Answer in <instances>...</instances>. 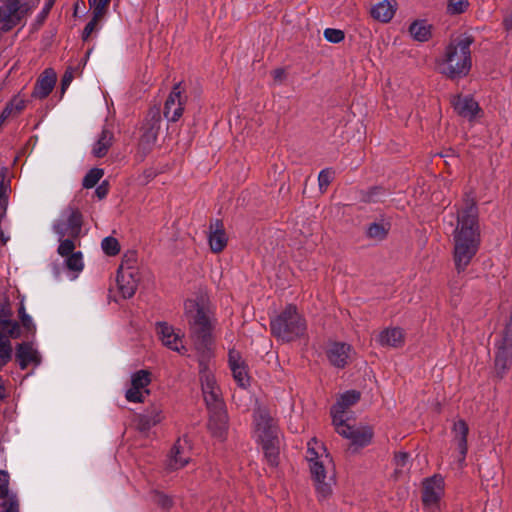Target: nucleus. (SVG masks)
I'll list each match as a JSON object with an SVG mask.
<instances>
[{"mask_svg":"<svg viewBox=\"0 0 512 512\" xmlns=\"http://www.w3.org/2000/svg\"><path fill=\"white\" fill-rule=\"evenodd\" d=\"M157 424V420H150V415L143 414L138 417L137 427L140 432L146 433Z\"/></svg>","mask_w":512,"mask_h":512,"instance_id":"44","label":"nucleus"},{"mask_svg":"<svg viewBox=\"0 0 512 512\" xmlns=\"http://www.w3.org/2000/svg\"><path fill=\"white\" fill-rule=\"evenodd\" d=\"M390 228V222L381 219L368 225L366 235L370 239L381 241L386 238Z\"/></svg>","mask_w":512,"mask_h":512,"instance_id":"31","label":"nucleus"},{"mask_svg":"<svg viewBox=\"0 0 512 512\" xmlns=\"http://www.w3.org/2000/svg\"><path fill=\"white\" fill-rule=\"evenodd\" d=\"M5 398V388L2 382V377L0 376V402Z\"/></svg>","mask_w":512,"mask_h":512,"instance_id":"60","label":"nucleus"},{"mask_svg":"<svg viewBox=\"0 0 512 512\" xmlns=\"http://www.w3.org/2000/svg\"><path fill=\"white\" fill-rule=\"evenodd\" d=\"M73 80V72L66 71L61 80V91L64 93Z\"/></svg>","mask_w":512,"mask_h":512,"instance_id":"54","label":"nucleus"},{"mask_svg":"<svg viewBox=\"0 0 512 512\" xmlns=\"http://www.w3.org/2000/svg\"><path fill=\"white\" fill-rule=\"evenodd\" d=\"M209 429L212 434L222 439L228 429V416L225 409L210 411Z\"/></svg>","mask_w":512,"mask_h":512,"instance_id":"26","label":"nucleus"},{"mask_svg":"<svg viewBox=\"0 0 512 512\" xmlns=\"http://www.w3.org/2000/svg\"><path fill=\"white\" fill-rule=\"evenodd\" d=\"M8 105H13V111L20 112L25 107V102L22 99H14Z\"/></svg>","mask_w":512,"mask_h":512,"instance_id":"57","label":"nucleus"},{"mask_svg":"<svg viewBox=\"0 0 512 512\" xmlns=\"http://www.w3.org/2000/svg\"><path fill=\"white\" fill-rule=\"evenodd\" d=\"M325 455L321 454L319 455L318 452L315 450V448L311 445V442L308 443V448L306 452V459L309 463H312L317 460L324 459Z\"/></svg>","mask_w":512,"mask_h":512,"instance_id":"50","label":"nucleus"},{"mask_svg":"<svg viewBox=\"0 0 512 512\" xmlns=\"http://www.w3.org/2000/svg\"><path fill=\"white\" fill-rule=\"evenodd\" d=\"M1 8L4 10L7 23L11 29L25 16L29 10V5L21 0H7Z\"/></svg>","mask_w":512,"mask_h":512,"instance_id":"22","label":"nucleus"},{"mask_svg":"<svg viewBox=\"0 0 512 512\" xmlns=\"http://www.w3.org/2000/svg\"><path fill=\"white\" fill-rule=\"evenodd\" d=\"M481 242L478 209L473 199L467 197L457 212L453 230V260L458 273L465 271L478 252Z\"/></svg>","mask_w":512,"mask_h":512,"instance_id":"2","label":"nucleus"},{"mask_svg":"<svg viewBox=\"0 0 512 512\" xmlns=\"http://www.w3.org/2000/svg\"><path fill=\"white\" fill-rule=\"evenodd\" d=\"M271 333L283 342H291L305 334L306 321L296 306L287 305L270 321Z\"/></svg>","mask_w":512,"mask_h":512,"instance_id":"5","label":"nucleus"},{"mask_svg":"<svg viewBox=\"0 0 512 512\" xmlns=\"http://www.w3.org/2000/svg\"><path fill=\"white\" fill-rule=\"evenodd\" d=\"M82 228V214L78 209L67 208L53 224V231L59 240L65 236L78 238Z\"/></svg>","mask_w":512,"mask_h":512,"instance_id":"8","label":"nucleus"},{"mask_svg":"<svg viewBox=\"0 0 512 512\" xmlns=\"http://www.w3.org/2000/svg\"><path fill=\"white\" fill-rule=\"evenodd\" d=\"M329 456L309 463L311 478L320 501L327 499L332 493V478L327 476L326 463H329Z\"/></svg>","mask_w":512,"mask_h":512,"instance_id":"9","label":"nucleus"},{"mask_svg":"<svg viewBox=\"0 0 512 512\" xmlns=\"http://www.w3.org/2000/svg\"><path fill=\"white\" fill-rule=\"evenodd\" d=\"M151 382V374L146 370H139L135 372L131 377V385L134 386V389H141L145 391L146 394H149V390L147 386Z\"/></svg>","mask_w":512,"mask_h":512,"instance_id":"34","label":"nucleus"},{"mask_svg":"<svg viewBox=\"0 0 512 512\" xmlns=\"http://www.w3.org/2000/svg\"><path fill=\"white\" fill-rule=\"evenodd\" d=\"M102 17H96V12H93V17L92 19L86 24L84 30H83V33H82V38L83 40H87L90 35L93 33V31L96 29V26L98 24V21L101 19Z\"/></svg>","mask_w":512,"mask_h":512,"instance_id":"49","label":"nucleus"},{"mask_svg":"<svg viewBox=\"0 0 512 512\" xmlns=\"http://www.w3.org/2000/svg\"><path fill=\"white\" fill-rule=\"evenodd\" d=\"M445 495V480L442 475L434 474L422 481L421 501L426 512H439Z\"/></svg>","mask_w":512,"mask_h":512,"instance_id":"6","label":"nucleus"},{"mask_svg":"<svg viewBox=\"0 0 512 512\" xmlns=\"http://www.w3.org/2000/svg\"><path fill=\"white\" fill-rule=\"evenodd\" d=\"M147 414L150 415V420H157V424L161 421L160 411H158L156 408Z\"/></svg>","mask_w":512,"mask_h":512,"instance_id":"58","label":"nucleus"},{"mask_svg":"<svg viewBox=\"0 0 512 512\" xmlns=\"http://www.w3.org/2000/svg\"><path fill=\"white\" fill-rule=\"evenodd\" d=\"M12 312L8 303L0 304V327L3 333H7L11 338H18L20 336V325L10 318Z\"/></svg>","mask_w":512,"mask_h":512,"instance_id":"27","label":"nucleus"},{"mask_svg":"<svg viewBox=\"0 0 512 512\" xmlns=\"http://www.w3.org/2000/svg\"><path fill=\"white\" fill-rule=\"evenodd\" d=\"M469 6L467 0H448L447 12L450 15H457L464 13Z\"/></svg>","mask_w":512,"mask_h":512,"instance_id":"40","label":"nucleus"},{"mask_svg":"<svg viewBox=\"0 0 512 512\" xmlns=\"http://www.w3.org/2000/svg\"><path fill=\"white\" fill-rule=\"evenodd\" d=\"M156 331L161 342L167 348L180 354H184L187 351V348L182 344L183 334L180 333V330L175 331V329L166 322H158Z\"/></svg>","mask_w":512,"mask_h":512,"instance_id":"14","label":"nucleus"},{"mask_svg":"<svg viewBox=\"0 0 512 512\" xmlns=\"http://www.w3.org/2000/svg\"><path fill=\"white\" fill-rule=\"evenodd\" d=\"M335 428L339 435L350 439L352 445L359 448L369 445L373 438V430L369 426L356 427L344 422L342 425H335Z\"/></svg>","mask_w":512,"mask_h":512,"instance_id":"13","label":"nucleus"},{"mask_svg":"<svg viewBox=\"0 0 512 512\" xmlns=\"http://www.w3.org/2000/svg\"><path fill=\"white\" fill-rule=\"evenodd\" d=\"M113 141V133L110 129L104 127L92 144L91 153L96 158H102L106 156Z\"/></svg>","mask_w":512,"mask_h":512,"instance_id":"28","label":"nucleus"},{"mask_svg":"<svg viewBox=\"0 0 512 512\" xmlns=\"http://www.w3.org/2000/svg\"><path fill=\"white\" fill-rule=\"evenodd\" d=\"M95 193L99 199L105 198L108 194V186L106 185V183L103 182L102 184H100L96 188Z\"/></svg>","mask_w":512,"mask_h":512,"instance_id":"56","label":"nucleus"},{"mask_svg":"<svg viewBox=\"0 0 512 512\" xmlns=\"http://www.w3.org/2000/svg\"><path fill=\"white\" fill-rule=\"evenodd\" d=\"M15 358L22 370H25L31 363L39 365L41 362L40 355L29 342H22L17 345Z\"/></svg>","mask_w":512,"mask_h":512,"instance_id":"24","label":"nucleus"},{"mask_svg":"<svg viewBox=\"0 0 512 512\" xmlns=\"http://www.w3.org/2000/svg\"><path fill=\"white\" fill-rule=\"evenodd\" d=\"M495 347L497 349L494 361L495 376L502 379L512 366V310L509 321L505 325L501 338L495 343Z\"/></svg>","mask_w":512,"mask_h":512,"instance_id":"7","label":"nucleus"},{"mask_svg":"<svg viewBox=\"0 0 512 512\" xmlns=\"http://www.w3.org/2000/svg\"><path fill=\"white\" fill-rule=\"evenodd\" d=\"M13 112V105H7L0 114V127Z\"/></svg>","mask_w":512,"mask_h":512,"instance_id":"55","label":"nucleus"},{"mask_svg":"<svg viewBox=\"0 0 512 512\" xmlns=\"http://www.w3.org/2000/svg\"><path fill=\"white\" fill-rule=\"evenodd\" d=\"M14 494L9 491V474L0 470V499H5Z\"/></svg>","mask_w":512,"mask_h":512,"instance_id":"43","label":"nucleus"},{"mask_svg":"<svg viewBox=\"0 0 512 512\" xmlns=\"http://www.w3.org/2000/svg\"><path fill=\"white\" fill-rule=\"evenodd\" d=\"M138 272L131 267L120 266L117 274V285L123 298H131L138 286Z\"/></svg>","mask_w":512,"mask_h":512,"instance_id":"15","label":"nucleus"},{"mask_svg":"<svg viewBox=\"0 0 512 512\" xmlns=\"http://www.w3.org/2000/svg\"><path fill=\"white\" fill-rule=\"evenodd\" d=\"M4 501L0 505L1 512H20V503L18 496L15 494L3 499Z\"/></svg>","mask_w":512,"mask_h":512,"instance_id":"38","label":"nucleus"},{"mask_svg":"<svg viewBox=\"0 0 512 512\" xmlns=\"http://www.w3.org/2000/svg\"><path fill=\"white\" fill-rule=\"evenodd\" d=\"M254 425L268 464L276 467L279 463L280 433L275 419L265 408L258 407L254 411Z\"/></svg>","mask_w":512,"mask_h":512,"instance_id":"4","label":"nucleus"},{"mask_svg":"<svg viewBox=\"0 0 512 512\" xmlns=\"http://www.w3.org/2000/svg\"><path fill=\"white\" fill-rule=\"evenodd\" d=\"M324 37L328 42L339 43L344 39V33L339 29L327 28L324 30Z\"/></svg>","mask_w":512,"mask_h":512,"instance_id":"47","label":"nucleus"},{"mask_svg":"<svg viewBox=\"0 0 512 512\" xmlns=\"http://www.w3.org/2000/svg\"><path fill=\"white\" fill-rule=\"evenodd\" d=\"M471 44L470 36H462L453 40L446 47L443 56L437 60L439 72L450 79L465 77L472 66Z\"/></svg>","mask_w":512,"mask_h":512,"instance_id":"3","label":"nucleus"},{"mask_svg":"<svg viewBox=\"0 0 512 512\" xmlns=\"http://www.w3.org/2000/svg\"><path fill=\"white\" fill-rule=\"evenodd\" d=\"M145 394V391L141 389H134V386L131 385L126 391L125 397L129 402L141 403L144 401Z\"/></svg>","mask_w":512,"mask_h":512,"instance_id":"45","label":"nucleus"},{"mask_svg":"<svg viewBox=\"0 0 512 512\" xmlns=\"http://www.w3.org/2000/svg\"><path fill=\"white\" fill-rule=\"evenodd\" d=\"M22 326L26 329L28 333H35L36 326L32 320V317L28 315H24L20 318Z\"/></svg>","mask_w":512,"mask_h":512,"instance_id":"51","label":"nucleus"},{"mask_svg":"<svg viewBox=\"0 0 512 512\" xmlns=\"http://www.w3.org/2000/svg\"><path fill=\"white\" fill-rule=\"evenodd\" d=\"M187 98L182 84H175L165 101L163 111L169 122H177L182 117Z\"/></svg>","mask_w":512,"mask_h":512,"instance_id":"10","label":"nucleus"},{"mask_svg":"<svg viewBox=\"0 0 512 512\" xmlns=\"http://www.w3.org/2000/svg\"><path fill=\"white\" fill-rule=\"evenodd\" d=\"M411 37L418 42H426L432 36V26L426 20H415L409 26Z\"/></svg>","mask_w":512,"mask_h":512,"instance_id":"29","label":"nucleus"},{"mask_svg":"<svg viewBox=\"0 0 512 512\" xmlns=\"http://www.w3.org/2000/svg\"><path fill=\"white\" fill-rule=\"evenodd\" d=\"M188 448L189 442L186 437L176 441L167 461V469L169 471L178 470L189 463L190 457L187 455Z\"/></svg>","mask_w":512,"mask_h":512,"instance_id":"17","label":"nucleus"},{"mask_svg":"<svg viewBox=\"0 0 512 512\" xmlns=\"http://www.w3.org/2000/svg\"><path fill=\"white\" fill-rule=\"evenodd\" d=\"M389 196V192L383 187L375 186L360 192V200L364 203H381Z\"/></svg>","mask_w":512,"mask_h":512,"instance_id":"32","label":"nucleus"},{"mask_svg":"<svg viewBox=\"0 0 512 512\" xmlns=\"http://www.w3.org/2000/svg\"><path fill=\"white\" fill-rule=\"evenodd\" d=\"M73 239L74 238L68 237L67 239L62 238L61 240H59L60 244L58 246L57 251L62 257H66L75 253V244L73 242Z\"/></svg>","mask_w":512,"mask_h":512,"instance_id":"42","label":"nucleus"},{"mask_svg":"<svg viewBox=\"0 0 512 512\" xmlns=\"http://www.w3.org/2000/svg\"><path fill=\"white\" fill-rule=\"evenodd\" d=\"M8 174L7 168L1 169L2 180L0 182V197L8 199V194L10 192V181L5 180L6 175Z\"/></svg>","mask_w":512,"mask_h":512,"instance_id":"48","label":"nucleus"},{"mask_svg":"<svg viewBox=\"0 0 512 512\" xmlns=\"http://www.w3.org/2000/svg\"><path fill=\"white\" fill-rule=\"evenodd\" d=\"M361 394L356 390H348L341 394L331 407L330 414L335 425H342L350 420L349 409L360 400Z\"/></svg>","mask_w":512,"mask_h":512,"instance_id":"11","label":"nucleus"},{"mask_svg":"<svg viewBox=\"0 0 512 512\" xmlns=\"http://www.w3.org/2000/svg\"><path fill=\"white\" fill-rule=\"evenodd\" d=\"M104 171L100 168L91 169L83 179V186L87 189L93 188L102 178Z\"/></svg>","mask_w":512,"mask_h":512,"instance_id":"37","label":"nucleus"},{"mask_svg":"<svg viewBox=\"0 0 512 512\" xmlns=\"http://www.w3.org/2000/svg\"><path fill=\"white\" fill-rule=\"evenodd\" d=\"M272 77L275 84H281L286 79V71L282 68H277L272 71Z\"/></svg>","mask_w":512,"mask_h":512,"instance_id":"53","label":"nucleus"},{"mask_svg":"<svg viewBox=\"0 0 512 512\" xmlns=\"http://www.w3.org/2000/svg\"><path fill=\"white\" fill-rule=\"evenodd\" d=\"M152 501L164 510H168L173 506V499L160 491L152 493Z\"/></svg>","mask_w":512,"mask_h":512,"instance_id":"39","label":"nucleus"},{"mask_svg":"<svg viewBox=\"0 0 512 512\" xmlns=\"http://www.w3.org/2000/svg\"><path fill=\"white\" fill-rule=\"evenodd\" d=\"M438 155H439L440 157H450V155H449V154L439 153Z\"/></svg>","mask_w":512,"mask_h":512,"instance_id":"64","label":"nucleus"},{"mask_svg":"<svg viewBox=\"0 0 512 512\" xmlns=\"http://www.w3.org/2000/svg\"><path fill=\"white\" fill-rule=\"evenodd\" d=\"M101 247L105 254L109 256H115L120 251V245L116 238L108 236L105 237L101 242Z\"/></svg>","mask_w":512,"mask_h":512,"instance_id":"36","label":"nucleus"},{"mask_svg":"<svg viewBox=\"0 0 512 512\" xmlns=\"http://www.w3.org/2000/svg\"><path fill=\"white\" fill-rule=\"evenodd\" d=\"M52 5H53V1L52 0H50L49 2H47L45 4V6L43 7V9H42V11L40 13L42 18H45L47 16V14L49 13Z\"/></svg>","mask_w":512,"mask_h":512,"instance_id":"59","label":"nucleus"},{"mask_svg":"<svg viewBox=\"0 0 512 512\" xmlns=\"http://www.w3.org/2000/svg\"><path fill=\"white\" fill-rule=\"evenodd\" d=\"M208 241L212 252L220 253L224 250L228 242V237L222 220H211L209 225Z\"/></svg>","mask_w":512,"mask_h":512,"instance_id":"18","label":"nucleus"},{"mask_svg":"<svg viewBox=\"0 0 512 512\" xmlns=\"http://www.w3.org/2000/svg\"><path fill=\"white\" fill-rule=\"evenodd\" d=\"M228 362L235 382L239 387L247 388L250 385V377L248 367L240 353L236 350H230Z\"/></svg>","mask_w":512,"mask_h":512,"instance_id":"16","label":"nucleus"},{"mask_svg":"<svg viewBox=\"0 0 512 512\" xmlns=\"http://www.w3.org/2000/svg\"><path fill=\"white\" fill-rule=\"evenodd\" d=\"M18 313H19V318L23 317L24 315H28L26 313V309H25V306L23 303L20 304V307L18 309Z\"/></svg>","mask_w":512,"mask_h":512,"instance_id":"61","label":"nucleus"},{"mask_svg":"<svg viewBox=\"0 0 512 512\" xmlns=\"http://www.w3.org/2000/svg\"><path fill=\"white\" fill-rule=\"evenodd\" d=\"M160 129V118L155 116L146 121L141 128L140 147L143 151L150 150L156 143Z\"/></svg>","mask_w":512,"mask_h":512,"instance_id":"21","label":"nucleus"},{"mask_svg":"<svg viewBox=\"0 0 512 512\" xmlns=\"http://www.w3.org/2000/svg\"><path fill=\"white\" fill-rule=\"evenodd\" d=\"M144 174H145V177H146L148 180H149V179H151V178H153V177L156 175V173H155L154 171H152L151 169L146 170V171L144 172Z\"/></svg>","mask_w":512,"mask_h":512,"instance_id":"62","label":"nucleus"},{"mask_svg":"<svg viewBox=\"0 0 512 512\" xmlns=\"http://www.w3.org/2000/svg\"><path fill=\"white\" fill-rule=\"evenodd\" d=\"M0 240L3 244H6V242L9 240V237H5L3 232L0 233Z\"/></svg>","mask_w":512,"mask_h":512,"instance_id":"63","label":"nucleus"},{"mask_svg":"<svg viewBox=\"0 0 512 512\" xmlns=\"http://www.w3.org/2000/svg\"><path fill=\"white\" fill-rule=\"evenodd\" d=\"M325 353L329 363L338 369H343L349 365L355 355V351L350 344L338 341L328 343Z\"/></svg>","mask_w":512,"mask_h":512,"instance_id":"12","label":"nucleus"},{"mask_svg":"<svg viewBox=\"0 0 512 512\" xmlns=\"http://www.w3.org/2000/svg\"><path fill=\"white\" fill-rule=\"evenodd\" d=\"M452 105L458 115L469 121L474 120L481 112L478 103L470 96H455Z\"/></svg>","mask_w":512,"mask_h":512,"instance_id":"19","label":"nucleus"},{"mask_svg":"<svg viewBox=\"0 0 512 512\" xmlns=\"http://www.w3.org/2000/svg\"><path fill=\"white\" fill-rule=\"evenodd\" d=\"M453 441L457 446L459 456H458V464L462 467L465 464V459L467 455V436L469 432L468 425L465 421L459 420L453 425Z\"/></svg>","mask_w":512,"mask_h":512,"instance_id":"20","label":"nucleus"},{"mask_svg":"<svg viewBox=\"0 0 512 512\" xmlns=\"http://www.w3.org/2000/svg\"><path fill=\"white\" fill-rule=\"evenodd\" d=\"M65 262L69 270L77 273L81 272L84 268L83 254L80 251L69 256H66Z\"/></svg>","mask_w":512,"mask_h":512,"instance_id":"35","label":"nucleus"},{"mask_svg":"<svg viewBox=\"0 0 512 512\" xmlns=\"http://www.w3.org/2000/svg\"><path fill=\"white\" fill-rule=\"evenodd\" d=\"M409 460V454L406 452H398L395 454L394 461L398 468H403L407 465Z\"/></svg>","mask_w":512,"mask_h":512,"instance_id":"52","label":"nucleus"},{"mask_svg":"<svg viewBox=\"0 0 512 512\" xmlns=\"http://www.w3.org/2000/svg\"><path fill=\"white\" fill-rule=\"evenodd\" d=\"M56 79L57 76L53 69H45L35 84L32 96L39 99L46 98L53 90Z\"/></svg>","mask_w":512,"mask_h":512,"instance_id":"23","label":"nucleus"},{"mask_svg":"<svg viewBox=\"0 0 512 512\" xmlns=\"http://www.w3.org/2000/svg\"><path fill=\"white\" fill-rule=\"evenodd\" d=\"M12 345L6 335L0 330V369L12 359Z\"/></svg>","mask_w":512,"mask_h":512,"instance_id":"33","label":"nucleus"},{"mask_svg":"<svg viewBox=\"0 0 512 512\" xmlns=\"http://www.w3.org/2000/svg\"><path fill=\"white\" fill-rule=\"evenodd\" d=\"M110 0H89V4L93 10L96 12V17H103Z\"/></svg>","mask_w":512,"mask_h":512,"instance_id":"46","label":"nucleus"},{"mask_svg":"<svg viewBox=\"0 0 512 512\" xmlns=\"http://www.w3.org/2000/svg\"><path fill=\"white\" fill-rule=\"evenodd\" d=\"M395 11L396 8L390 1L383 0L371 8V15L375 20L387 23L393 18Z\"/></svg>","mask_w":512,"mask_h":512,"instance_id":"30","label":"nucleus"},{"mask_svg":"<svg viewBox=\"0 0 512 512\" xmlns=\"http://www.w3.org/2000/svg\"><path fill=\"white\" fill-rule=\"evenodd\" d=\"M404 331L398 327L386 328L377 336V342L383 347L399 348L404 345Z\"/></svg>","mask_w":512,"mask_h":512,"instance_id":"25","label":"nucleus"},{"mask_svg":"<svg viewBox=\"0 0 512 512\" xmlns=\"http://www.w3.org/2000/svg\"><path fill=\"white\" fill-rule=\"evenodd\" d=\"M184 310L198 353L199 375L207 408L209 412L225 409L224 403L219 396L210 363L212 358V327L209 315L201 304L192 299L184 302Z\"/></svg>","mask_w":512,"mask_h":512,"instance_id":"1","label":"nucleus"},{"mask_svg":"<svg viewBox=\"0 0 512 512\" xmlns=\"http://www.w3.org/2000/svg\"><path fill=\"white\" fill-rule=\"evenodd\" d=\"M335 177V171L332 168L323 169L318 176L319 187L321 191L326 190Z\"/></svg>","mask_w":512,"mask_h":512,"instance_id":"41","label":"nucleus"}]
</instances>
